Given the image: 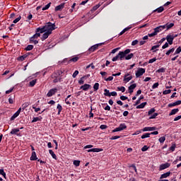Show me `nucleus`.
Returning a JSON list of instances; mask_svg holds the SVG:
<instances>
[{
	"mask_svg": "<svg viewBox=\"0 0 181 181\" xmlns=\"http://www.w3.org/2000/svg\"><path fill=\"white\" fill-rule=\"evenodd\" d=\"M147 149H148V147L147 146H144L142 147L141 151L142 152H146Z\"/></svg>",
	"mask_w": 181,
	"mask_h": 181,
	"instance_id": "680f3d73",
	"label": "nucleus"
},
{
	"mask_svg": "<svg viewBox=\"0 0 181 181\" xmlns=\"http://www.w3.org/2000/svg\"><path fill=\"white\" fill-rule=\"evenodd\" d=\"M21 19H22V17L21 16H19L18 18H16L14 21H13V23H18V22H19V21H21Z\"/></svg>",
	"mask_w": 181,
	"mask_h": 181,
	"instance_id": "de8ad7c7",
	"label": "nucleus"
},
{
	"mask_svg": "<svg viewBox=\"0 0 181 181\" xmlns=\"http://www.w3.org/2000/svg\"><path fill=\"white\" fill-rule=\"evenodd\" d=\"M164 26H165L167 30H169V29H171V28H173V26H175V23H168L166 25H164Z\"/></svg>",
	"mask_w": 181,
	"mask_h": 181,
	"instance_id": "4468645a",
	"label": "nucleus"
},
{
	"mask_svg": "<svg viewBox=\"0 0 181 181\" xmlns=\"http://www.w3.org/2000/svg\"><path fill=\"white\" fill-rule=\"evenodd\" d=\"M129 29H131V27H127V28H124V29L119 34V36H122V35H124V33H125V32H128V30H129Z\"/></svg>",
	"mask_w": 181,
	"mask_h": 181,
	"instance_id": "b1692460",
	"label": "nucleus"
},
{
	"mask_svg": "<svg viewBox=\"0 0 181 181\" xmlns=\"http://www.w3.org/2000/svg\"><path fill=\"white\" fill-rule=\"evenodd\" d=\"M90 87H91V85L86 83L81 86V89L83 90V91H87V90H88V88H90Z\"/></svg>",
	"mask_w": 181,
	"mask_h": 181,
	"instance_id": "9b49d317",
	"label": "nucleus"
},
{
	"mask_svg": "<svg viewBox=\"0 0 181 181\" xmlns=\"http://www.w3.org/2000/svg\"><path fill=\"white\" fill-rule=\"evenodd\" d=\"M168 176H170V172H167L164 174H162L160 179H165V177H168Z\"/></svg>",
	"mask_w": 181,
	"mask_h": 181,
	"instance_id": "2eb2a0df",
	"label": "nucleus"
},
{
	"mask_svg": "<svg viewBox=\"0 0 181 181\" xmlns=\"http://www.w3.org/2000/svg\"><path fill=\"white\" fill-rule=\"evenodd\" d=\"M0 175H2L5 179L6 178V173L4 171V169H0Z\"/></svg>",
	"mask_w": 181,
	"mask_h": 181,
	"instance_id": "ea45409f",
	"label": "nucleus"
},
{
	"mask_svg": "<svg viewBox=\"0 0 181 181\" xmlns=\"http://www.w3.org/2000/svg\"><path fill=\"white\" fill-rule=\"evenodd\" d=\"M51 77H52V78H59V77H60V76L59 75V74L57 72H54L52 74Z\"/></svg>",
	"mask_w": 181,
	"mask_h": 181,
	"instance_id": "393cba45",
	"label": "nucleus"
},
{
	"mask_svg": "<svg viewBox=\"0 0 181 181\" xmlns=\"http://www.w3.org/2000/svg\"><path fill=\"white\" fill-rule=\"evenodd\" d=\"M155 129H156V127H144L143 131L146 132V131H155Z\"/></svg>",
	"mask_w": 181,
	"mask_h": 181,
	"instance_id": "a211bd4d",
	"label": "nucleus"
},
{
	"mask_svg": "<svg viewBox=\"0 0 181 181\" xmlns=\"http://www.w3.org/2000/svg\"><path fill=\"white\" fill-rule=\"evenodd\" d=\"M136 88V83H133L130 86H129V94H132L134 93V90Z\"/></svg>",
	"mask_w": 181,
	"mask_h": 181,
	"instance_id": "6e6552de",
	"label": "nucleus"
},
{
	"mask_svg": "<svg viewBox=\"0 0 181 181\" xmlns=\"http://www.w3.org/2000/svg\"><path fill=\"white\" fill-rule=\"evenodd\" d=\"M77 75H78V71H75L74 73L72 75V77L74 78H76V77H77Z\"/></svg>",
	"mask_w": 181,
	"mask_h": 181,
	"instance_id": "603ef678",
	"label": "nucleus"
},
{
	"mask_svg": "<svg viewBox=\"0 0 181 181\" xmlns=\"http://www.w3.org/2000/svg\"><path fill=\"white\" fill-rule=\"evenodd\" d=\"M153 112H155V108H151L149 111H148V115H151V114H153Z\"/></svg>",
	"mask_w": 181,
	"mask_h": 181,
	"instance_id": "864d4df0",
	"label": "nucleus"
},
{
	"mask_svg": "<svg viewBox=\"0 0 181 181\" xmlns=\"http://www.w3.org/2000/svg\"><path fill=\"white\" fill-rule=\"evenodd\" d=\"M144 74H145V69L140 68L138 69L137 73H136V77H141Z\"/></svg>",
	"mask_w": 181,
	"mask_h": 181,
	"instance_id": "423d86ee",
	"label": "nucleus"
},
{
	"mask_svg": "<svg viewBox=\"0 0 181 181\" xmlns=\"http://www.w3.org/2000/svg\"><path fill=\"white\" fill-rule=\"evenodd\" d=\"M30 160H37V157L36 156V152L33 151L30 157Z\"/></svg>",
	"mask_w": 181,
	"mask_h": 181,
	"instance_id": "dca6fc26",
	"label": "nucleus"
},
{
	"mask_svg": "<svg viewBox=\"0 0 181 181\" xmlns=\"http://www.w3.org/2000/svg\"><path fill=\"white\" fill-rule=\"evenodd\" d=\"M163 29H166V25H160V26L154 28V33H156V35H158L159 33V32H162V30H163Z\"/></svg>",
	"mask_w": 181,
	"mask_h": 181,
	"instance_id": "7ed1b4c3",
	"label": "nucleus"
},
{
	"mask_svg": "<svg viewBox=\"0 0 181 181\" xmlns=\"http://www.w3.org/2000/svg\"><path fill=\"white\" fill-rule=\"evenodd\" d=\"M52 35V33L45 31V33L42 35V37H41L42 40H46V39H47L49 37V35Z\"/></svg>",
	"mask_w": 181,
	"mask_h": 181,
	"instance_id": "9d476101",
	"label": "nucleus"
},
{
	"mask_svg": "<svg viewBox=\"0 0 181 181\" xmlns=\"http://www.w3.org/2000/svg\"><path fill=\"white\" fill-rule=\"evenodd\" d=\"M180 52H181V47H179L176 49V51H175V54H179V53H180Z\"/></svg>",
	"mask_w": 181,
	"mask_h": 181,
	"instance_id": "bf43d9fd",
	"label": "nucleus"
},
{
	"mask_svg": "<svg viewBox=\"0 0 181 181\" xmlns=\"http://www.w3.org/2000/svg\"><path fill=\"white\" fill-rule=\"evenodd\" d=\"M128 76H129V74H127L124 76V81L128 82V81H130V80H132V76H129V77H128Z\"/></svg>",
	"mask_w": 181,
	"mask_h": 181,
	"instance_id": "aec40b11",
	"label": "nucleus"
},
{
	"mask_svg": "<svg viewBox=\"0 0 181 181\" xmlns=\"http://www.w3.org/2000/svg\"><path fill=\"white\" fill-rule=\"evenodd\" d=\"M19 132V129H13L11 132V135H15Z\"/></svg>",
	"mask_w": 181,
	"mask_h": 181,
	"instance_id": "c756f323",
	"label": "nucleus"
},
{
	"mask_svg": "<svg viewBox=\"0 0 181 181\" xmlns=\"http://www.w3.org/2000/svg\"><path fill=\"white\" fill-rule=\"evenodd\" d=\"M57 93V88H52L49 90V92L47 94V97H52V95H54Z\"/></svg>",
	"mask_w": 181,
	"mask_h": 181,
	"instance_id": "39448f33",
	"label": "nucleus"
},
{
	"mask_svg": "<svg viewBox=\"0 0 181 181\" xmlns=\"http://www.w3.org/2000/svg\"><path fill=\"white\" fill-rule=\"evenodd\" d=\"M79 84H84V76L81 77L78 81Z\"/></svg>",
	"mask_w": 181,
	"mask_h": 181,
	"instance_id": "3c124183",
	"label": "nucleus"
},
{
	"mask_svg": "<svg viewBox=\"0 0 181 181\" xmlns=\"http://www.w3.org/2000/svg\"><path fill=\"white\" fill-rule=\"evenodd\" d=\"M119 128L122 131H124V129H127V125H125V124H119Z\"/></svg>",
	"mask_w": 181,
	"mask_h": 181,
	"instance_id": "473e14b6",
	"label": "nucleus"
},
{
	"mask_svg": "<svg viewBox=\"0 0 181 181\" xmlns=\"http://www.w3.org/2000/svg\"><path fill=\"white\" fill-rule=\"evenodd\" d=\"M26 57H28V54H24V55H22L21 57H19L18 58V60H20L21 62H23V60H25Z\"/></svg>",
	"mask_w": 181,
	"mask_h": 181,
	"instance_id": "a878e982",
	"label": "nucleus"
},
{
	"mask_svg": "<svg viewBox=\"0 0 181 181\" xmlns=\"http://www.w3.org/2000/svg\"><path fill=\"white\" fill-rule=\"evenodd\" d=\"M177 112H179V109H173L171 110V112H170L169 115H175V114H176Z\"/></svg>",
	"mask_w": 181,
	"mask_h": 181,
	"instance_id": "5701e85b",
	"label": "nucleus"
},
{
	"mask_svg": "<svg viewBox=\"0 0 181 181\" xmlns=\"http://www.w3.org/2000/svg\"><path fill=\"white\" fill-rule=\"evenodd\" d=\"M50 155L52 156L53 159H57V156L54 154L53 150H49Z\"/></svg>",
	"mask_w": 181,
	"mask_h": 181,
	"instance_id": "bb28decb",
	"label": "nucleus"
},
{
	"mask_svg": "<svg viewBox=\"0 0 181 181\" xmlns=\"http://www.w3.org/2000/svg\"><path fill=\"white\" fill-rule=\"evenodd\" d=\"M100 87V83H95L93 86V90L94 91H97Z\"/></svg>",
	"mask_w": 181,
	"mask_h": 181,
	"instance_id": "7c9ffc66",
	"label": "nucleus"
},
{
	"mask_svg": "<svg viewBox=\"0 0 181 181\" xmlns=\"http://www.w3.org/2000/svg\"><path fill=\"white\" fill-rule=\"evenodd\" d=\"M137 43H139V41H138V40H135L132 42V46H136Z\"/></svg>",
	"mask_w": 181,
	"mask_h": 181,
	"instance_id": "5fc2aeb1",
	"label": "nucleus"
},
{
	"mask_svg": "<svg viewBox=\"0 0 181 181\" xmlns=\"http://www.w3.org/2000/svg\"><path fill=\"white\" fill-rule=\"evenodd\" d=\"M35 39H37V35L36 34H35V35H33V37H31L30 38V42H33V40H35Z\"/></svg>",
	"mask_w": 181,
	"mask_h": 181,
	"instance_id": "8fccbe9b",
	"label": "nucleus"
},
{
	"mask_svg": "<svg viewBox=\"0 0 181 181\" xmlns=\"http://www.w3.org/2000/svg\"><path fill=\"white\" fill-rule=\"evenodd\" d=\"M120 100H122V101H125V100H128V97L122 95L120 96Z\"/></svg>",
	"mask_w": 181,
	"mask_h": 181,
	"instance_id": "052dcab7",
	"label": "nucleus"
},
{
	"mask_svg": "<svg viewBox=\"0 0 181 181\" xmlns=\"http://www.w3.org/2000/svg\"><path fill=\"white\" fill-rule=\"evenodd\" d=\"M158 113H154L151 117H150V119H153L158 117Z\"/></svg>",
	"mask_w": 181,
	"mask_h": 181,
	"instance_id": "13d9d810",
	"label": "nucleus"
},
{
	"mask_svg": "<svg viewBox=\"0 0 181 181\" xmlns=\"http://www.w3.org/2000/svg\"><path fill=\"white\" fill-rule=\"evenodd\" d=\"M158 86H159V83H155L153 85L152 88H158Z\"/></svg>",
	"mask_w": 181,
	"mask_h": 181,
	"instance_id": "0e129e2a",
	"label": "nucleus"
},
{
	"mask_svg": "<svg viewBox=\"0 0 181 181\" xmlns=\"http://www.w3.org/2000/svg\"><path fill=\"white\" fill-rule=\"evenodd\" d=\"M57 108L58 110V115H60V113L62 112V110H63V107L60 104H58Z\"/></svg>",
	"mask_w": 181,
	"mask_h": 181,
	"instance_id": "c85d7f7f",
	"label": "nucleus"
},
{
	"mask_svg": "<svg viewBox=\"0 0 181 181\" xmlns=\"http://www.w3.org/2000/svg\"><path fill=\"white\" fill-rule=\"evenodd\" d=\"M166 138L165 136H161L160 139H159V142H160V144H163V142H165Z\"/></svg>",
	"mask_w": 181,
	"mask_h": 181,
	"instance_id": "37998d69",
	"label": "nucleus"
},
{
	"mask_svg": "<svg viewBox=\"0 0 181 181\" xmlns=\"http://www.w3.org/2000/svg\"><path fill=\"white\" fill-rule=\"evenodd\" d=\"M33 49V45H28L27 47H25V50L29 51V50H32Z\"/></svg>",
	"mask_w": 181,
	"mask_h": 181,
	"instance_id": "a19ab883",
	"label": "nucleus"
},
{
	"mask_svg": "<svg viewBox=\"0 0 181 181\" xmlns=\"http://www.w3.org/2000/svg\"><path fill=\"white\" fill-rule=\"evenodd\" d=\"M22 107H23V110H25L26 108H28V107H29V103H23L22 105Z\"/></svg>",
	"mask_w": 181,
	"mask_h": 181,
	"instance_id": "79ce46f5",
	"label": "nucleus"
},
{
	"mask_svg": "<svg viewBox=\"0 0 181 181\" xmlns=\"http://www.w3.org/2000/svg\"><path fill=\"white\" fill-rule=\"evenodd\" d=\"M50 5H52V3L47 4L45 7L42 8V11H47V9L50 8Z\"/></svg>",
	"mask_w": 181,
	"mask_h": 181,
	"instance_id": "c9c22d12",
	"label": "nucleus"
},
{
	"mask_svg": "<svg viewBox=\"0 0 181 181\" xmlns=\"http://www.w3.org/2000/svg\"><path fill=\"white\" fill-rule=\"evenodd\" d=\"M145 105H146V102L142 103L141 104L136 106V109L139 110L141 108H145Z\"/></svg>",
	"mask_w": 181,
	"mask_h": 181,
	"instance_id": "4be33fe9",
	"label": "nucleus"
},
{
	"mask_svg": "<svg viewBox=\"0 0 181 181\" xmlns=\"http://www.w3.org/2000/svg\"><path fill=\"white\" fill-rule=\"evenodd\" d=\"M101 45H103V43H100V44H96L95 45H93L92 47H90L89 48V52H95V50H97V49H98V46H101Z\"/></svg>",
	"mask_w": 181,
	"mask_h": 181,
	"instance_id": "0eeeda50",
	"label": "nucleus"
},
{
	"mask_svg": "<svg viewBox=\"0 0 181 181\" xmlns=\"http://www.w3.org/2000/svg\"><path fill=\"white\" fill-rule=\"evenodd\" d=\"M104 91H105L104 95H105L106 97H111V94H110L111 93H110L109 90L105 89Z\"/></svg>",
	"mask_w": 181,
	"mask_h": 181,
	"instance_id": "cd10ccee",
	"label": "nucleus"
},
{
	"mask_svg": "<svg viewBox=\"0 0 181 181\" xmlns=\"http://www.w3.org/2000/svg\"><path fill=\"white\" fill-rule=\"evenodd\" d=\"M78 57H75L74 58H71L69 62H78Z\"/></svg>",
	"mask_w": 181,
	"mask_h": 181,
	"instance_id": "c03bdc74",
	"label": "nucleus"
},
{
	"mask_svg": "<svg viewBox=\"0 0 181 181\" xmlns=\"http://www.w3.org/2000/svg\"><path fill=\"white\" fill-rule=\"evenodd\" d=\"M166 47H169V43L165 42L164 45H163L162 49H166Z\"/></svg>",
	"mask_w": 181,
	"mask_h": 181,
	"instance_id": "69168bd1",
	"label": "nucleus"
},
{
	"mask_svg": "<svg viewBox=\"0 0 181 181\" xmlns=\"http://www.w3.org/2000/svg\"><path fill=\"white\" fill-rule=\"evenodd\" d=\"M175 148H176V145L173 144L172 146L170 148V151H172V152H173Z\"/></svg>",
	"mask_w": 181,
	"mask_h": 181,
	"instance_id": "e2e57ef3",
	"label": "nucleus"
},
{
	"mask_svg": "<svg viewBox=\"0 0 181 181\" xmlns=\"http://www.w3.org/2000/svg\"><path fill=\"white\" fill-rule=\"evenodd\" d=\"M151 136L150 133H146L141 136V139H145V138H149Z\"/></svg>",
	"mask_w": 181,
	"mask_h": 181,
	"instance_id": "2f4dec72",
	"label": "nucleus"
},
{
	"mask_svg": "<svg viewBox=\"0 0 181 181\" xmlns=\"http://www.w3.org/2000/svg\"><path fill=\"white\" fill-rule=\"evenodd\" d=\"M19 116V115L16 112L11 117V121H13L15 119V118L18 117Z\"/></svg>",
	"mask_w": 181,
	"mask_h": 181,
	"instance_id": "58836bf2",
	"label": "nucleus"
},
{
	"mask_svg": "<svg viewBox=\"0 0 181 181\" xmlns=\"http://www.w3.org/2000/svg\"><path fill=\"white\" fill-rule=\"evenodd\" d=\"M37 121H40L39 117H33L32 122H37Z\"/></svg>",
	"mask_w": 181,
	"mask_h": 181,
	"instance_id": "6e6d98bb",
	"label": "nucleus"
},
{
	"mask_svg": "<svg viewBox=\"0 0 181 181\" xmlns=\"http://www.w3.org/2000/svg\"><path fill=\"white\" fill-rule=\"evenodd\" d=\"M119 131H122V130L119 127H117L115 129H113L112 132H119Z\"/></svg>",
	"mask_w": 181,
	"mask_h": 181,
	"instance_id": "4d7b16f0",
	"label": "nucleus"
},
{
	"mask_svg": "<svg viewBox=\"0 0 181 181\" xmlns=\"http://www.w3.org/2000/svg\"><path fill=\"white\" fill-rule=\"evenodd\" d=\"M44 28H45V31L48 32L49 33H52L54 29H56V24L52 23L50 22L47 23Z\"/></svg>",
	"mask_w": 181,
	"mask_h": 181,
	"instance_id": "f03ea898",
	"label": "nucleus"
},
{
	"mask_svg": "<svg viewBox=\"0 0 181 181\" xmlns=\"http://www.w3.org/2000/svg\"><path fill=\"white\" fill-rule=\"evenodd\" d=\"M118 91H122V93H125V87L121 86V87H117Z\"/></svg>",
	"mask_w": 181,
	"mask_h": 181,
	"instance_id": "e433bc0d",
	"label": "nucleus"
},
{
	"mask_svg": "<svg viewBox=\"0 0 181 181\" xmlns=\"http://www.w3.org/2000/svg\"><path fill=\"white\" fill-rule=\"evenodd\" d=\"M74 165L75 166H80V160H74Z\"/></svg>",
	"mask_w": 181,
	"mask_h": 181,
	"instance_id": "a18cd8bd",
	"label": "nucleus"
},
{
	"mask_svg": "<svg viewBox=\"0 0 181 181\" xmlns=\"http://www.w3.org/2000/svg\"><path fill=\"white\" fill-rule=\"evenodd\" d=\"M129 53H131V49H127L124 52H119V54L113 57L112 60V62H117V60H118L119 59L120 60H122V59H124V57H125L127 54H129Z\"/></svg>",
	"mask_w": 181,
	"mask_h": 181,
	"instance_id": "f257e3e1",
	"label": "nucleus"
},
{
	"mask_svg": "<svg viewBox=\"0 0 181 181\" xmlns=\"http://www.w3.org/2000/svg\"><path fill=\"white\" fill-rule=\"evenodd\" d=\"M163 11H165V8H163V6H160L154 10L153 12H158V13H160L161 12H163Z\"/></svg>",
	"mask_w": 181,
	"mask_h": 181,
	"instance_id": "f3484780",
	"label": "nucleus"
},
{
	"mask_svg": "<svg viewBox=\"0 0 181 181\" xmlns=\"http://www.w3.org/2000/svg\"><path fill=\"white\" fill-rule=\"evenodd\" d=\"M170 166V164L169 163H165L164 164H161L160 165V170H163L165 169H168Z\"/></svg>",
	"mask_w": 181,
	"mask_h": 181,
	"instance_id": "1a4fd4ad",
	"label": "nucleus"
},
{
	"mask_svg": "<svg viewBox=\"0 0 181 181\" xmlns=\"http://www.w3.org/2000/svg\"><path fill=\"white\" fill-rule=\"evenodd\" d=\"M172 93V90L170 89L165 90L163 92V94L166 95V94H170Z\"/></svg>",
	"mask_w": 181,
	"mask_h": 181,
	"instance_id": "49530a36",
	"label": "nucleus"
},
{
	"mask_svg": "<svg viewBox=\"0 0 181 181\" xmlns=\"http://www.w3.org/2000/svg\"><path fill=\"white\" fill-rule=\"evenodd\" d=\"M101 151H103L101 148H91L88 150V152H101Z\"/></svg>",
	"mask_w": 181,
	"mask_h": 181,
	"instance_id": "412c9836",
	"label": "nucleus"
},
{
	"mask_svg": "<svg viewBox=\"0 0 181 181\" xmlns=\"http://www.w3.org/2000/svg\"><path fill=\"white\" fill-rule=\"evenodd\" d=\"M45 33V32H46V28H45V26H43L42 28H38L36 29V33Z\"/></svg>",
	"mask_w": 181,
	"mask_h": 181,
	"instance_id": "f8f14e48",
	"label": "nucleus"
},
{
	"mask_svg": "<svg viewBox=\"0 0 181 181\" xmlns=\"http://www.w3.org/2000/svg\"><path fill=\"white\" fill-rule=\"evenodd\" d=\"M64 8V3L61 4L60 5L55 7V11L57 12V11H62Z\"/></svg>",
	"mask_w": 181,
	"mask_h": 181,
	"instance_id": "ddd939ff",
	"label": "nucleus"
},
{
	"mask_svg": "<svg viewBox=\"0 0 181 181\" xmlns=\"http://www.w3.org/2000/svg\"><path fill=\"white\" fill-rule=\"evenodd\" d=\"M13 100H15V95H11L10 98H8L9 104H13Z\"/></svg>",
	"mask_w": 181,
	"mask_h": 181,
	"instance_id": "6ab92c4d",
	"label": "nucleus"
},
{
	"mask_svg": "<svg viewBox=\"0 0 181 181\" xmlns=\"http://www.w3.org/2000/svg\"><path fill=\"white\" fill-rule=\"evenodd\" d=\"M100 5L99 4H97L96 6H93V11H97L98 8H99Z\"/></svg>",
	"mask_w": 181,
	"mask_h": 181,
	"instance_id": "774afa93",
	"label": "nucleus"
},
{
	"mask_svg": "<svg viewBox=\"0 0 181 181\" xmlns=\"http://www.w3.org/2000/svg\"><path fill=\"white\" fill-rule=\"evenodd\" d=\"M165 68H160L158 70H157V73H165Z\"/></svg>",
	"mask_w": 181,
	"mask_h": 181,
	"instance_id": "09e8293b",
	"label": "nucleus"
},
{
	"mask_svg": "<svg viewBox=\"0 0 181 181\" xmlns=\"http://www.w3.org/2000/svg\"><path fill=\"white\" fill-rule=\"evenodd\" d=\"M175 39V36L172 35H168L166 37V40L168 42V45H173V40Z\"/></svg>",
	"mask_w": 181,
	"mask_h": 181,
	"instance_id": "20e7f679",
	"label": "nucleus"
},
{
	"mask_svg": "<svg viewBox=\"0 0 181 181\" xmlns=\"http://www.w3.org/2000/svg\"><path fill=\"white\" fill-rule=\"evenodd\" d=\"M35 84H36V79H34L31 81H30V87H34L35 86Z\"/></svg>",
	"mask_w": 181,
	"mask_h": 181,
	"instance_id": "f704fd0d",
	"label": "nucleus"
},
{
	"mask_svg": "<svg viewBox=\"0 0 181 181\" xmlns=\"http://www.w3.org/2000/svg\"><path fill=\"white\" fill-rule=\"evenodd\" d=\"M134 57V54L131 53L125 57V60H131Z\"/></svg>",
	"mask_w": 181,
	"mask_h": 181,
	"instance_id": "72a5a7b5",
	"label": "nucleus"
},
{
	"mask_svg": "<svg viewBox=\"0 0 181 181\" xmlns=\"http://www.w3.org/2000/svg\"><path fill=\"white\" fill-rule=\"evenodd\" d=\"M173 52H175V48H172L170 49H169L166 53L165 54L167 56H169V54H170V53H173Z\"/></svg>",
	"mask_w": 181,
	"mask_h": 181,
	"instance_id": "4c0bfd02",
	"label": "nucleus"
},
{
	"mask_svg": "<svg viewBox=\"0 0 181 181\" xmlns=\"http://www.w3.org/2000/svg\"><path fill=\"white\" fill-rule=\"evenodd\" d=\"M159 45H154L151 47V50H155V49H158V47H159Z\"/></svg>",
	"mask_w": 181,
	"mask_h": 181,
	"instance_id": "338daca9",
	"label": "nucleus"
}]
</instances>
